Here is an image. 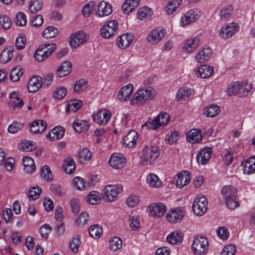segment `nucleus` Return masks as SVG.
<instances>
[{"instance_id":"1","label":"nucleus","mask_w":255,"mask_h":255,"mask_svg":"<svg viewBox=\"0 0 255 255\" xmlns=\"http://www.w3.org/2000/svg\"><path fill=\"white\" fill-rule=\"evenodd\" d=\"M156 92L151 87H143L139 88L134 94L130 104L132 106H142L156 96Z\"/></svg>"},{"instance_id":"2","label":"nucleus","mask_w":255,"mask_h":255,"mask_svg":"<svg viewBox=\"0 0 255 255\" xmlns=\"http://www.w3.org/2000/svg\"><path fill=\"white\" fill-rule=\"evenodd\" d=\"M160 148L155 145H145L140 155V161L144 165H152L159 156Z\"/></svg>"},{"instance_id":"3","label":"nucleus","mask_w":255,"mask_h":255,"mask_svg":"<svg viewBox=\"0 0 255 255\" xmlns=\"http://www.w3.org/2000/svg\"><path fill=\"white\" fill-rule=\"evenodd\" d=\"M252 89L251 85L247 83L236 81L231 84L227 90L229 96L237 95L239 97L247 96Z\"/></svg>"},{"instance_id":"4","label":"nucleus","mask_w":255,"mask_h":255,"mask_svg":"<svg viewBox=\"0 0 255 255\" xmlns=\"http://www.w3.org/2000/svg\"><path fill=\"white\" fill-rule=\"evenodd\" d=\"M222 193L225 199L228 208L234 209L239 206L237 200V189L231 185L225 186L222 190Z\"/></svg>"},{"instance_id":"5","label":"nucleus","mask_w":255,"mask_h":255,"mask_svg":"<svg viewBox=\"0 0 255 255\" xmlns=\"http://www.w3.org/2000/svg\"><path fill=\"white\" fill-rule=\"evenodd\" d=\"M208 242L206 238L196 237L192 245L193 252L195 255H203L208 250Z\"/></svg>"},{"instance_id":"6","label":"nucleus","mask_w":255,"mask_h":255,"mask_svg":"<svg viewBox=\"0 0 255 255\" xmlns=\"http://www.w3.org/2000/svg\"><path fill=\"white\" fill-rule=\"evenodd\" d=\"M202 12L197 9H191L186 12L180 20V25L182 27L186 26L197 20L202 15Z\"/></svg>"},{"instance_id":"7","label":"nucleus","mask_w":255,"mask_h":255,"mask_svg":"<svg viewBox=\"0 0 255 255\" xmlns=\"http://www.w3.org/2000/svg\"><path fill=\"white\" fill-rule=\"evenodd\" d=\"M207 199L205 196H197L192 206L194 213L199 216L203 215L207 210Z\"/></svg>"},{"instance_id":"8","label":"nucleus","mask_w":255,"mask_h":255,"mask_svg":"<svg viewBox=\"0 0 255 255\" xmlns=\"http://www.w3.org/2000/svg\"><path fill=\"white\" fill-rule=\"evenodd\" d=\"M123 191L121 185H108L104 189V198L109 202L115 200L118 195Z\"/></svg>"},{"instance_id":"9","label":"nucleus","mask_w":255,"mask_h":255,"mask_svg":"<svg viewBox=\"0 0 255 255\" xmlns=\"http://www.w3.org/2000/svg\"><path fill=\"white\" fill-rule=\"evenodd\" d=\"M238 30V23L234 22L228 23L219 30V36L223 39H228L235 34Z\"/></svg>"},{"instance_id":"10","label":"nucleus","mask_w":255,"mask_h":255,"mask_svg":"<svg viewBox=\"0 0 255 255\" xmlns=\"http://www.w3.org/2000/svg\"><path fill=\"white\" fill-rule=\"evenodd\" d=\"M166 34L165 29L156 28L151 30L146 37L147 42L152 45L158 43Z\"/></svg>"},{"instance_id":"11","label":"nucleus","mask_w":255,"mask_h":255,"mask_svg":"<svg viewBox=\"0 0 255 255\" xmlns=\"http://www.w3.org/2000/svg\"><path fill=\"white\" fill-rule=\"evenodd\" d=\"M118 28V23L116 20L109 21L101 29V35L103 37L109 38L116 33Z\"/></svg>"},{"instance_id":"12","label":"nucleus","mask_w":255,"mask_h":255,"mask_svg":"<svg viewBox=\"0 0 255 255\" xmlns=\"http://www.w3.org/2000/svg\"><path fill=\"white\" fill-rule=\"evenodd\" d=\"M149 215L150 216L159 218L162 217L165 213L166 208L165 205L161 202L153 203L148 207Z\"/></svg>"},{"instance_id":"13","label":"nucleus","mask_w":255,"mask_h":255,"mask_svg":"<svg viewBox=\"0 0 255 255\" xmlns=\"http://www.w3.org/2000/svg\"><path fill=\"white\" fill-rule=\"evenodd\" d=\"M126 162V158L125 155L120 153L112 154L109 160L110 165L116 169H119L124 167Z\"/></svg>"},{"instance_id":"14","label":"nucleus","mask_w":255,"mask_h":255,"mask_svg":"<svg viewBox=\"0 0 255 255\" xmlns=\"http://www.w3.org/2000/svg\"><path fill=\"white\" fill-rule=\"evenodd\" d=\"M88 39V37L86 33L84 31L80 30L71 35L70 38V45L72 47L75 48L86 42Z\"/></svg>"},{"instance_id":"15","label":"nucleus","mask_w":255,"mask_h":255,"mask_svg":"<svg viewBox=\"0 0 255 255\" xmlns=\"http://www.w3.org/2000/svg\"><path fill=\"white\" fill-rule=\"evenodd\" d=\"M184 216V212L180 208L171 209L167 213L166 218L167 221L170 223L180 222Z\"/></svg>"},{"instance_id":"16","label":"nucleus","mask_w":255,"mask_h":255,"mask_svg":"<svg viewBox=\"0 0 255 255\" xmlns=\"http://www.w3.org/2000/svg\"><path fill=\"white\" fill-rule=\"evenodd\" d=\"M93 120L99 125H106L111 118L110 112L106 109L100 110L93 116Z\"/></svg>"},{"instance_id":"17","label":"nucleus","mask_w":255,"mask_h":255,"mask_svg":"<svg viewBox=\"0 0 255 255\" xmlns=\"http://www.w3.org/2000/svg\"><path fill=\"white\" fill-rule=\"evenodd\" d=\"M133 39V36L130 33H125L119 36L117 39V44L119 48L125 49L128 47Z\"/></svg>"},{"instance_id":"18","label":"nucleus","mask_w":255,"mask_h":255,"mask_svg":"<svg viewBox=\"0 0 255 255\" xmlns=\"http://www.w3.org/2000/svg\"><path fill=\"white\" fill-rule=\"evenodd\" d=\"M212 153V149L209 147H205L200 150L196 156L197 161L202 165L207 163L211 158Z\"/></svg>"},{"instance_id":"19","label":"nucleus","mask_w":255,"mask_h":255,"mask_svg":"<svg viewBox=\"0 0 255 255\" xmlns=\"http://www.w3.org/2000/svg\"><path fill=\"white\" fill-rule=\"evenodd\" d=\"M199 45V39L196 37L186 39L182 47V50L186 53H190L194 51Z\"/></svg>"},{"instance_id":"20","label":"nucleus","mask_w":255,"mask_h":255,"mask_svg":"<svg viewBox=\"0 0 255 255\" xmlns=\"http://www.w3.org/2000/svg\"><path fill=\"white\" fill-rule=\"evenodd\" d=\"M138 139V134L134 130H130L124 138V143L127 147L131 148L136 143Z\"/></svg>"},{"instance_id":"21","label":"nucleus","mask_w":255,"mask_h":255,"mask_svg":"<svg viewBox=\"0 0 255 255\" xmlns=\"http://www.w3.org/2000/svg\"><path fill=\"white\" fill-rule=\"evenodd\" d=\"M42 86V78L39 76H34L28 81L27 89L30 93H34Z\"/></svg>"},{"instance_id":"22","label":"nucleus","mask_w":255,"mask_h":255,"mask_svg":"<svg viewBox=\"0 0 255 255\" xmlns=\"http://www.w3.org/2000/svg\"><path fill=\"white\" fill-rule=\"evenodd\" d=\"M133 90V86L131 84L123 87L118 95V99L122 101H126L128 100Z\"/></svg>"},{"instance_id":"23","label":"nucleus","mask_w":255,"mask_h":255,"mask_svg":"<svg viewBox=\"0 0 255 255\" xmlns=\"http://www.w3.org/2000/svg\"><path fill=\"white\" fill-rule=\"evenodd\" d=\"M112 12V6L110 3L103 1L99 3L96 15L99 17L108 16Z\"/></svg>"},{"instance_id":"24","label":"nucleus","mask_w":255,"mask_h":255,"mask_svg":"<svg viewBox=\"0 0 255 255\" xmlns=\"http://www.w3.org/2000/svg\"><path fill=\"white\" fill-rule=\"evenodd\" d=\"M186 138L189 142L192 143L200 142L203 138L201 130L198 129L189 130L187 133Z\"/></svg>"},{"instance_id":"25","label":"nucleus","mask_w":255,"mask_h":255,"mask_svg":"<svg viewBox=\"0 0 255 255\" xmlns=\"http://www.w3.org/2000/svg\"><path fill=\"white\" fill-rule=\"evenodd\" d=\"M212 53L213 51L211 48H204L196 54L195 59L197 62L202 63L210 58Z\"/></svg>"},{"instance_id":"26","label":"nucleus","mask_w":255,"mask_h":255,"mask_svg":"<svg viewBox=\"0 0 255 255\" xmlns=\"http://www.w3.org/2000/svg\"><path fill=\"white\" fill-rule=\"evenodd\" d=\"M47 127L46 122L43 120H36L29 125L30 130L34 133H40Z\"/></svg>"},{"instance_id":"27","label":"nucleus","mask_w":255,"mask_h":255,"mask_svg":"<svg viewBox=\"0 0 255 255\" xmlns=\"http://www.w3.org/2000/svg\"><path fill=\"white\" fill-rule=\"evenodd\" d=\"M9 97L11 99L9 104L13 110H19L23 106L22 99L18 97L15 92H11L9 95Z\"/></svg>"},{"instance_id":"28","label":"nucleus","mask_w":255,"mask_h":255,"mask_svg":"<svg viewBox=\"0 0 255 255\" xmlns=\"http://www.w3.org/2000/svg\"><path fill=\"white\" fill-rule=\"evenodd\" d=\"M72 69V66L70 62H64L60 65L56 70V76L60 78L64 77L68 75Z\"/></svg>"},{"instance_id":"29","label":"nucleus","mask_w":255,"mask_h":255,"mask_svg":"<svg viewBox=\"0 0 255 255\" xmlns=\"http://www.w3.org/2000/svg\"><path fill=\"white\" fill-rule=\"evenodd\" d=\"M190 179V175L186 174V173L184 174L179 173L175 177V180H176L175 184L176 187L182 188L189 183Z\"/></svg>"},{"instance_id":"30","label":"nucleus","mask_w":255,"mask_h":255,"mask_svg":"<svg viewBox=\"0 0 255 255\" xmlns=\"http://www.w3.org/2000/svg\"><path fill=\"white\" fill-rule=\"evenodd\" d=\"M193 90L186 87L180 88L177 92L176 98L178 100H186L193 96Z\"/></svg>"},{"instance_id":"31","label":"nucleus","mask_w":255,"mask_h":255,"mask_svg":"<svg viewBox=\"0 0 255 255\" xmlns=\"http://www.w3.org/2000/svg\"><path fill=\"white\" fill-rule=\"evenodd\" d=\"M73 128L79 133L88 130L90 127L89 122L86 120H75L73 123Z\"/></svg>"},{"instance_id":"32","label":"nucleus","mask_w":255,"mask_h":255,"mask_svg":"<svg viewBox=\"0 0 255 255\" xmlns=\"http://www.w3.org/2000/svg\"><path fill=\"white\" fill-rule=\"evenodd\" d=\"M65 130L61 127L54 128L51 131L46 134V137L52 140L61 138L64 135Z\"/></svg>"},{"instance_id":"33","label":"nucleus","mask_w":255,"mask_h":255,"mask_svg":"<svg viewBox=\"0 0 255 255\" xmlns=\"http://www.w3.org/2000/svg\"><path fill=\"white\" fill-rule=\"evenodd\" d=\"M166 240L172 245L178 244L182 241L183 235L180 231L176 230L169 234Z\"/></svg>"},{"instance_id":"34","label":"nucleus","mask_w":255,"mask_h":255,"mask_svg":"<svg viewBox=\"0 0 255 255\" xmlns=\"http://www.w3.org/2000/svg\"><path fill=\"white\" fill-rule=\"evenodd\" d=\"M13 47L10 46L7 47L2 50L0 54V62L2 64H5L8 62L13 56Z\"/></svg>"},{"instance_id":"35","label":"nucleus","mask_w":255,"mask_h":255,"mask_svg":"<svg viewBox=\"0 0 255 255\" xmlns=\"http://www.w3.org/2000/svg\"><path fill=\"white\" fill-rule=\"evenodd\" d=\"M22 164L24 171L27 174L32 173L35 169V165L33 159L30 157L25 156L22 159Z\"/></svg>"},{"instance_id":"36","label":"nucleus","mask_w":255,"mask_h":255,"mask_svg":"<svg viewBox=\"0 0 255 255\" xmlns=\"http://www.w3.org/2000/svg\"><path fill=\"white\" fill-rule=\"evenodd\" d=\"M213 71V67L207 65H202L198 67L196 71V75L202 78H205L209 77Z\"/></svg>"},{"instance_id":"37","label":"nucleus","mask_w":255,"mask_h":255,"mask_svg":"<svg viewBox=\"0 0 255 255\" xmlns=\"http://www.w3.org/2000/svg\"><path fill=\"white\" fill-rule=\"evenodd\" d=\"M146 182L150 187L159 188L162 186V182L154 173H150L146 178Z\"/></svg>"},{"instance_id":"38","label":"nucleus","mask_w":255,"mask_h":255,"mask_svg":"<svg viewBox=\"0 0 255 255\" xmlns=\"http://www.w3.org/2000/svg\"><path fill=\"white\" fill-rule=\"evenodd\" d=\"M76 164L74 160L71 157H67L64 160L63 168L64 172L67 174L73 173L75 169Z\"/></svg>"},{"instance_id":"39","label":"nucleus","mask_w":255,"mask_h":255,"mask_svg":"<svg viewBox=\"0 0 255 255\" xmlns=\"http://www.w3.org/2000/svg\"><path fill=\"white\" fill-rule=\"evenodd\" d=\"M182 0H171L164 8L165 12L168 14H172L181 4Z\"/></svg>"},{"instance_id":"40","label":"nucleus","mask_w":255,"mask_h":255,"mask_svg":"<svg viewBox=\"0 0 255 255\" xmlns=\"http://www.w3.org/2000/svg\"><path fill=\"white\" fill-rule=\"evenodd\" d=\"M92 157V152L87 148L82 149L78 153L79 160L82 163H85L89 161Z\"/></svg>"},{"instance_id":"41","label":"nucleus","mask_w":255,"mask_h":255,"mask_svg":"<svg viewBox=\"0 0 255 255\" xmlns=\"http://www.w3.org/2000/svg\"><path fill=\"white\" fill-rule=\"evenodd\" d=\"M43 6L41 0H31L28 5V10L31 13L34 14L38 12Z\"/></svg>"},{"instance_id":"42","label":"nucleus","mask_w":255,"mask_h":255,"mask_svg":"<svg viewBox=\"0 0 255 255\" xmlns=\"http://www.w3.org/2000/svg\"><path fill=\"white\" fill-rule=\"evenodd\" d=\"M123 242L121 239L117 237L111 238L109 242V249L114 252H116L122 247Z\"/></svg>"},{"instance_id":"43","label":"nucleus","mask_w":255,"mask_h":255,"mask_svg":"<svg viewBox=\"0 0 255 255\" xmlns=\"http://www.w3.org/2000/svg\"><path fill=\"white\" fill-rule=\"evenodd\" d=\"M244 171L248 174L255 172V156L252 157L246 161Z\"/></svg>"},{"instance_id":"44","label":"nucleus","mask_w":255,"mask_h":255,"mask_svg":"<svg viewBox=\"0 0 255 255\" xmlns=\"http://www.w3.org/2000/svg\"><path fill=\"white\" fill-rule=\"evenodd\" d=\"M81 236L77 235L73 237L72 240L69 243V247L71 251L74 254L78 252L79 248L81 244Z\"/></svg>"},{"instance_id":"45","label":"nucleus","mask_w":255,"mask_h":255,"mask_svg":"<svg viewBox=\"0 0 255 255\" xmlns=\"http://www.w3.org/2000/svg\"><path fill=\"white\" fill-rule=\"evenodd\" d=\"M45 48H46V45H41L35 50L34 57L37 61L42 62L47 58L43 51Z\"/></svg>"},{"instance_id":"46","label":"nucleus","mask_w":255,"mask_h":255,"mask_svg":"<svg viewBox=\"0 0 255 255\" xmlns=\"http://www.w3.org/2000/svg\"><path fill=\"white\" fill-rule=\"evenodd\" d=\"M58 29L52 26H48L42 32V36L46 39H50L56 36L58 34Z\"/></svg>"},{"instance_id":"47","label":"nucleus","mask_w":255,"mask_h":255,"mask_svg":"<svg viewBox=\"0 0 255 255\" xmlns=\"http://www.w3.org/2000/svg\"><path fill=\"white\" fill-rule=\"evenodd\" d=\"M82 104L80 100H74L71 101L66 106V110L67 112H75L79 110Z\"/></svg>"},{"instance_id":"48","label":"nucleus","mask_w":255,"mask_h":255,"mask_svg":"<svg viewBox=\"0 0 255 255\" xmlns=\"http://www.w3.org/2000/svg\"><path fill=\"white\" fill-rule=\"evenodd\" d=\"M89 233L92 237L98 239L102 235L103 230L99 225H94L90 227Z\"/></svg>"},{"instance_id":"49","label":"nucleus","mask_w":255,"mask_h":255,"mask_svg":"<svg viewBox=\"0 0 255 255\" xmlns=\"http://www.w3.org/2000/svg\"><path fill=\"white\" fill-rule=\"evenodd\" d=\"M42 190L40 187H33L30 188L27 195L29 200H35L37 199L40 194L41 193Z\"/></svg>"},{"instance_id":"50","label":"nucleus","mask_w":255,"mask_h":255,"mask_svg":"<svg viewBox=\"0 0 255 255\" xmlns=\"http://www.w3.org/2000/svg\"><path fill=\"white\" fill-rule=\"evenodd\" d=\"M27 23V17L25 14L21 11L18 12L15 18V23L18 26H25Z\"/></svg>"},{"instance_id":"51","label":"nucleus","mask_w":255,"mask_h":255,"mask_svg":"<svg viewBox=\"0 0 255 255\" xmlns=\"http://www.w3.org/2000/svg\"><path fill=\"white\" fill-rule=\"evenodd\" d=\"M87 202L92 205H96L100 202L101 198L98 192L92 191L87 196Z\"/></svg>"},{"instance_id":"52","label":"nucleus","mask_w":255,"mask_h":255,"mask_svg":"<svg viewBox=\"0 0 255 255\" xmlns=\"http://www.w3.org/2000/svg\"><path fill=\"white\" fill-rule=\"evenodd\" d=\"M87 81L84 79H80L76 82L74 86V92L80 93L83 91L88 87Z\"/></svg>"},{"instance_id":"53","label":"nucleus","mask_w":255,"mask_h":255,"mask_svg":"<svg viewBox=\"0 0 255 255\" xmlns=\"http://www.w3.org/2000/svg\"><path fill=\"white\" fill-rule=\"evenodd\" d=\"M160 120L156 117L153 120H149L144 124L142 125L143 128L146 127L147 129H156L161 126V123H159Z\"/></svg>"},{"instance_id":"54","label":"nucleus","mask_w":255,"mask_h":255,"mask_svg":"<svg viewBox=\"0 0 255 255\" xmlns=\"http://www.w3.org/2000/svg\"><path fill=\"white\" fill-rule=\"evenodd\" d=\"M139 197L134 194L129 195L126 200L127 206L130 208L135 207L139 204Z\"/></svg>"},{"instance_id":"55","label":"nucleus","mask_w":255,"mask_h":255,"mask_svg":"<svg viewBox=\"0 0 255 255\" xmlns=\"http://www.w3.org/2000/svg\"><path fill=\"white\" fill-rule=\"evenodd\" d=\"M205 112L208 117H214L216 116L220 112V107L215 105H211L207 107Z\"/></svg>"},{"instance_id":"56","label":"nucleus","mask_w":255,"mask_h":255,"mask_svg":"<svg viewBox=\"0 0 255 255\" xmlns=\"http://www.w3.org/2000/svg\"><path fill=\"white\" fill-rule=\"evenodd\" d=\"M40 174L41 177L47 182L52 181V175L49 167L47 165L43 166L41 169Z\"/></svg>"},{"instance_id":"57","label":"nucleus","mask_w":255,"mask_h":255,"mask_svg":"<svg viewBox=\"0 0 255 255\" xmlns=\"http://www.w3.org/2000/svg\"><path fill=\"white\" fill-rule=\"evenodd\" d=\"M22 74L23 73L20 68L17 67H14L10 71V79L13 82H16L19 80Z\"/></svg>"},{"instance_id":"58","label":"nucleus","mask_w":255,"mask_h":255,"mask_svg":"<svg viewBox=\"0 0 255 255\" xmlns=\"http://www.w3.org/2000/svg\"><path fill=\"white\" fill-rule=\"evenodd\" d=\"M26 42V38L23 34H20L15 39V46L17 49L20 50L25 46Z\"/></svg>"},{"instance_id":"59","label":"nucleus","mask_w":255,"mask_h":255,"mask_svg":"<svg viewBox=\"0 0 255 255\" xmlns=\"http://www.w3.org/2000/svg\"><path fill=\"white\" fill-rule=\"evenodd\" d=\"M152 13V11L147 6H143L140 8L138 10V18L140 20H142L144 18L150 17Z\"/></svg>"},{"instance_id":"60","label":"nucleus","mask_w":255,"mask_h":255,"mask_svg":"<svg viewBox=\"0 0 255 255\" xmlns=\"http://www.w3.org/2000/svg\"><path fill=\"white\" fill-rule=\"evenodd\" d=\"M50 191L59 197H63L64 196L65 192L61 186L57 184H52L50 186Z\"/></svg>"},{"instance_id":"61","label":"nucleus","mask_w":255,"mask_h":255,"mask_svg":"<svg viewBox=\"0 0 255 255\" xmlns=\"http://www.w3.org/2000/svg\"><path fill=\"white\" fill-rule=\"evenodd\" d=\"M73 187L74 189L78 190H82L86 188L84 179L80 177H76L73 180Z\"/></svg>"},{"instance_id":"62","label":"nucleus","mask_w":255,"mask_h":255,"mask_svg":"<svg viewBox=\"0 0 255 255\" xmlns=\"http://www.w3.org/2000/svg\"><path fill=\"white\" fill-rule=\"evenodd\" d=\"M233 8L232 5H228L221 10L220 16L222 19H226L229 17L233 13Z\"/></svg>"},{"instance_id":"63","label":"nucleus","mask_w":255,"mask_h":255,"mask_svg":"<svg viewBox=\"0 0 255 255\" xmlns=\"http://www.w3.org/2000/svg\"><path fill=\"white\" fill-rule=\"evenodd\" d=\"M23 127V124L19 122H13L8 126L7 130L10 133H15L18 131L21 130Z\"/></svg>"},{"instance_id":"64","label":"nucleus","mask_w":255,"mask_h":255,"mask_svg":"<svg viewBox=\"0 0 255 255\" xmlns=\"http://www.w3.org/2000/svg\"><path fill=\"white\" fill-rule=\"evenodd\" d=\"M236 251V247L235 246L230 244L226 246L222 251L221 255H234Z\"/></svg>"}]
</instances>
